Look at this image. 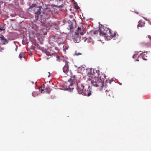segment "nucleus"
Segmentation results:
<instances>
[{"mask_svg": "<svg viewBox=\"0 0 151 151\" xmlns=\"http://www.w3.org/2000/svg\"><path fill=\"white\" fill-rule=\"evenodd\" d=\"M4 37H1V39H3H3H4Z\"/></svg>", "mask_w": 151, "mask_h": 151, "instance_id": "aec40b11", "label": "nucleus"}, {"mask_svg": "<svg viewBox=\"0 0 151 151\" xmlns=\"http://www.w3.org/2000/svg\"><path fill=\"white\" fill-rule=\"evenodd\" d=\"M137 54L136 53L135 54H134V55L133 56V58H135V56H136V55H137Z\"/></svg>", "mask_w": 151, "mask_h": 151, "instance_id": "ddd939ff", "label": "nucleus"}, {"mask_svg": "<svg viewBox=\"0 0 151 151\" xmlns=\"http://www.w3.org/2000/svg\"><path fill=\"white\" fill-rule=\"evenodd\" d=\"M24 53L23 52L21 53L19 55V58L20 59H21V58L24 56Z\"/></svg>", "mask_w": 151, "mask_h": 151, "instance_id": "9d476101", "label": "nucleus"}, {"mask_svg": "<svg viewBox=\"0 0 151 151\" xmlns=\"http://www.w3.org/2000/svg\"><path fill=\"white\" fill-rule=\"evenodd\" d=\"M55 7H59V8H61L62 7V6L61 5L59 6H56L55 5Z\"/></svg>", "mask_w": 151, "mask_h": 151, "instance_id": "4468645a", "label": "nucleus"}, {"mask_svg": "<svg viewBox=\"0 0 151 151\" xmlns=\"http://www.w3.org/2000/svg\"><path fill=\"white\" fill-rule=\"evenodd\" d=\"M37 95L38 94L37 93V92H34L32 93V95L33 96H35Z\"/></svg>", "mask_w": 151, "mask_h": 151, "instance_id": "f8f14e48", "label": "nucleus"}, {"mask_svg": "<svg viewBox=\"0 0 151 151\" xmlns=\"http://www.w3.org/2000/svg\"><path fill=\"white\" fill-rule=\"evenodd\" d=\"M79 33H80V34H81V35H83L84 34V32H79Z\"/></svg>", "mask_w": 151, "mask_h": 151, "instance_id": "dca6fc26", "label": "nucleus"}, {"mask_svg": "<svg viewBox=\"0 0 151 151\" xmlns=\"http://www.w3.org/2000/svg\"><path fill=\"white\" fill-rule=\"evenodd\" d=\"M145 23L140 21L139 22V24L138 25V27H142L144 26Z\"/></svg>", "mask_w": 151, "mask_h": 151, "instance_id": "0eeeda50", "label": "nucleus"}, {"mask_svg": "<svg viewBox=\"0 0 151 151\" xmlns=\"http://www.w3.org/2000/svg\"><path fill=\"white\" fill-rule=\"evenodd\" d=\"M42 8L41 6H39V9L37 10V12H36V13L37 14H40V11H41V9Z\"/></svg>", "mask_w": 151, "mask_h": 151, "instance_id": "6e6552de", "label": "nucleus"}, {"mask_svg": "<svg viewBox=\"0 0 151 151\" xmlns=\"http://www.w3.org/2000/svg\"><path fill=\"white\" fill-rule=\"evenodd\" d=\"M100 30L101 35L104 36L106 40H109L115 36V33H112L110 29H108L106 32L105 31L104 32H103L101 29Z\"/></svg>", "mask_w": 151, "mask_h": 151, "instance_id": "f03ea898", "label": "nucleus"}, {"mask_svg": "<svg viewBox=\"0 0 151 151\" xmlns=\"http://www.w3.org/2000/svg\"><path fill=\"white\" fill-rule=\"evenodd\" d=\"M85 70V68L83 67H80L78 68V72L81 73H83V72Z\"/></svg>", "mask_w": 151, "mask_h": 151, "instance_id": "423d86ee", "label": "nucleus"}, {"mask_svg": "<svg viewBox=\"0 0 151 151\" xmlns=\"http://www.w3.org/2000/svg\"><path fill=\"white\" fill-rule=\"evenodd\" d=\"M62 40V39L61 38L59 39H58V42H59V41H61Z\"/></svg>", "mask_w": 151, "mask_h": 151, "instance_id": "2eb2a0df", "label": "nucleus"}, {"mask_svg": "<svg viewBox=\"0 0 151 151\" xmlns=\"http://www.w3.org/2000/svg\"><path fill=\"white\" fill-rule=\"evenodd\" d=\"M68 64L66 63L65 64L63 68V72L66 73L67 75L70 76L69 73H70V71H69L68 69Z\"/></svg>", "mask_w": 151, "mask_h": 151, "instance_id": "39448f33", "label": "nucleus"}, {"mask_svg": "<svg viewBox=\"0 0 151 151\" xmlns=\"http://www.w3.org/2000/svg\"><path fill=\"white\" fill-rule=\"evenodd\" d=\"M91 81V83L92 84L96 87L101 86L103 87L104 86V80L103 78L99 77L95 78L93 80Z\"/></svg>", "mask_w": 151, "mask_h": 151, "instance_id": "7ed1b4c3", "label": "nucleus"}, {"mask_svg": "<svg viewBox=\"0 0 151 151\" xmlns=\"http://www.w3.org/2000/svg\"><path fill=\"white\" fill-rule=\"evenodd\" d=\"M61 43L62 44L63 43V42H61Z\"/></svg>", "mask_w": 151, "mask_h": 151, "instance_id": "4be33fe9", "label": "nucleus"}, {"mask_svg": "<svg viewBox=\"0 0 151 151\" xmlns=\"http://www.w3.org/2000/svg\"><path fill=\"white\" fill-rule=\"evenodd\" d=\"M68 48V46L67 45H64L63 47V50L65 52V50L67 49Z\"/></svg>", "mask_w": 151, "mask_h": 151, "instance_id": "1a4fd4ad", "label": "nucleus"}, {"mask_svg": "<svg viewBox=\"0 0 151 151\" xmlns=\"http://www.w3.org/2000/svg\"><path fill=\"white\" fill-rule=\"evenodd\" d=\"M148 37H149V38H150V36H148Z\"/></svg>", "mask_w": 151, "mask_h": 151, "instance_id": "b1692460", "label": "nucleus"}, {"mask_svg": "<svg viewBox=\"0 0 151 151\" xmlns=\"http://www.w3.org/2000/svg\"><path fill=\"white\" fill-rule=\"evenodd\" d=\"M43 91V89H41L40 91L41 93Z\"/></svg>", "mask_w": 151, "mask_h": 151, "instance_id": "f3484780", "label": "nucleus"}, {"mask_svg": "<svg viewBox=\"0 0 151 151\" xmlns=\"http://www.w3.org/2000/svg\"><path fill=\"white\" fill-rule=\"evenodd\" d=\"M76 34L77 35H78L79 33H76Z\"/></svg>", "mask_w": 151, "mask_h": 151, "instance_id": "6ab92c4d", "label": "nucleus"}, {"mask_svg": "<svg viewBox=\"0 0 151 151\" xmlns=\"http://www.w3.org/2000/svg\"><path fill=\"white\" fill-rule=\"evenodd\" d=\"M81 53H77L76 52H75V53L74 54V56L77 55L78 56L79 55H81Z\"/></svg>", "mask_w": 151, "mask_h": 151, "instance_id": "9b49d317", "label": "nucleus"}, {"mask_svg": "<svg viewBox=\"0 0 151 151\" xmlns=\"http://www.w3.org/2000/svg\"><path fill=\"white\" fill-rule=\"evenodd\" d=\"M136 61H138V60H136Z\"/></svg>", "mask_w": 151, "mask_h": 151, "instance_id": "a878e982", "label": "nucleus"}, {"mask_svg": "<svg viewBox=\"0 0 151 151\" xmlns=\"http://www.w3.org/2000/svg\"><path fill=\"white\" fill-rule=\"evenodd\" d=\"M49 73V75L48 76V77H49L50 76V73Z\"/></svg>", "mask_w": 151, "mask_h": 151, "instance_id": "412c9836", "label": "nucleus"}, {"mask_svg": "<svg viewBox=\"0 0 151 151\" xmlns=\"http://www.w3.org/2000/svg\"><path fill=\"white\" fill-rule=\"evenodd\" d=\"M78 32H79V30H80V29L79 27H78Z\"/></svg>", "mask_w": 151, "mask_h": 151, "instance_id": "a211bd4d", "label": "nucleus"}, {"mask_svg": "<svg viewBox=\"0 0 151 151\" xmlns=\"http://www.w3.org/2000/svg\"><path fill=\"white\" fill-rule=\"evenodd\" d=\"M89 86H84L83 84L78 83V91L80 94L89 96L91 93L90 91L88 90Z\"/></svg>", "mask_w": 151, "mask_h": 151, "instance_id": "f257e3e1", "label": "nucleus"}, {"mask_svg": "<svg viewBox=\"0 0 151 151\" xmlns=\"http://www.w3.org/2000/svg\"><path fill=\"white\" fill-rule=\"evenodd\" d=\"M0 30H2V29L0 28Z\"/></svg>", "mask_w": 151, "mask_h": 151, "instance_id": "5701e85b", "label": "nucleus"}, {"mask_svg": "<svg viewBox=\"0 0 151 151\" xmlns=\"http://www.w3.org/2000/svg\"><path fill=\"white\" fill-rule=\"evenodd\" d=\"M149 24H151V22H150Z\"/></svg>", "mask_w": 151, "mask_h": 151, "instance_id": "393cba45", "label": "nucleus"}, {"mask_svg": "<svg viewBox=\"0 0 151 151\" xmlns=\"http://www.w3.org/2000/svg\"><path fill=\"white\" fill-rule=\"evenodd\" d=\"M76 78L75 76L72 77L70 80L68 81V84H69V83H71L70 84V86H66V90L68 91H71L74 89V87L73 86V85L75 82L74 81Z\"/></svg>", "mask_w": 151, "mask_h": 151, "instance_id": "20e7f679", "label": "nucleus"}]
</instances>
